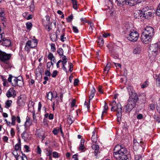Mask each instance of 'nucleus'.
Listing matches in <instances>:
<instances>
[{"mask_svg":"<svg viewBox=\"0 0 160 160\" xmlns=\"http://www.w3.org/2000/svg\"><path fill=\"white\" fill-rule=\"evenodd\" d=\"M32 48H34L36 47L38 44V40L37 39H33L32 41Z\"/></svg>","mask_w":160,"mask_h":160,"instance_id":"nucleus-33","label":"nucleus"},{"mask_svg":"<svg viewBox=\"0 0 160 160\" xmlns=\"http://www.w3.org/2000/svg\"><path fill=\"white\" fill-rule=\"evenodd\" d=\"M8 81L10 82L12 86L21 87L24 85L22 77H14L11 74H9Z\"/></svg>","mask_w":160,"mask_h":160,"instance_id":"nucleus-2","label":"nucleus"},{"mask_svg":"<svg viewBox=\"0 0 160 160\" xmlns=\"http://www.w3.org/2000/svg\"><path fill=\"white\" fill-rule=\"evenodd\" d=\"M32 117L33 122L35 123H37V120L36 119V117L35 115V113L34 112L32 114Z\"/></svg>","mask_w":160,"mask_h":160,"instance_id":"nucleus-54","label":"nucleus"},{"mask_svg":"<svg viewBox=\"0 0 160 160\" xmlns=\"http://www.w3.org/2000/svg\"><path fill=\"white\" fill-rule=\"evenodd\" d=\"M97 137L95 135V131H94L92 132V135L91 138V140L92 142L96 143L97 142Z\"/></svg>","mask_w":160,"mask_h":160,"instance_id":"nucleus-26","label":"nucleus"},{"mask_svg":"<svg viewBox=\"0 0 160 160\" xmlns=\"http://www.w3.org/2000/svg\"><path fill=\"white\" fill-rule=\"evenodd\" d=\"M106 5L109 9H112L113 6V3L111 0H106Z\"/></svg>","mask_w":160,"mask_h":160,"instance_id":"nucleus-22","label":"nucleus"},{"mask_svg":"<svg viewBox=\"0 0 160 160\" xmlns=\"http://www.w3.org/2000/svg\"><path fill=\"white\" fill-rule=\"evenodd\" d=\"M156 14L158 16H160V3L159 4L157 9Z\"/></svg>","mask_w":160,"mask_h":160,"instance_id":"nucleus-49","label":"nucleus"},{"mask_svg":"<svg viewBox=\"0 0 160 160\" xmlns=\"http://www.w3.org/2000/svg\"><path fill=\"white\" fill-rule=\"evenodd\" d=\"M108 106L107 105V104L106 103V102H105V105L104 106V111L102 112L101 118H102V117H103V116L104 113H107V110L108 109Z\"/></svg>","mask_w":160,"mask_h":160,"instance_id":"nucleus-31","label":"nucleus"},{"mask_svg":"<svg viewBox=\"0 0 160 160\" xmlns=\"http://www.w3.org/2000/svg\"><path fill=\"white\" fill-rule=\"evenodd\" d=\"M156 84L158 86L160 85V74H159L156 80Z\"/></svg>","mask_w":160,"mask_h":160,"instance_id":"nucleus-40","label":"nucleus"},{"mask_svg":"<svg viewBox=\"0 0 160 160\" xmlns=\"http://www.w3.org/2000/svg\"><path fill=\"white\" fill-rule=\"evenodd\" d=\"M17 151H16V150L13 151L12 152V154L15 157V158L16 159H17V157L18 156H19V155H18V154L17 152Z\"/></svg>","mask_w":160,"mask_h":160,"instance_id":"nucleus-55","label":"nucleus"},{"mask_svg":"<svg viewBox=\"0 0 160 160\" xmlns=\"http://www.w3.org/2000/svg\"><path fill=\"white\" fill-rule=\"evenodd\" d=\"M127 90L128 94L130 96L129 99H130L132 97L133 99H139L137 93L134 92L132 87L130 86H128L127 87Z\"/></svg>","mask_w":160,"mask_h":160,"instance_id":"nucleus-6","label":"nucleus"},{"mask_svg":"<svg viewBox=\"0 0 160 160\" xmlns=\"http://www.w3.org/2000/svg\"><path fill=\"white\" fill-rule=\"evenodd\" d=\"M150 109L152 110H153L155 109V105L153 104H151L149 105Z\"/></svg>","mask_w":160,"mask_h":160,"instance_id":"nucleus-56","label":"nucleus"},{"mask_svg":"<svg viewBox=\"0 0 160 160\" xmlns=\"http://www.w3.org/2000/svg\"><path fill=\"white\" fill-rule=\"evenodd\" d=\"M141 47L140 45L137 44L135 48L133 50V53L134 54L139 53L141 51Z\"/></svg>","mask_w":160,"mask_h":160,"instance_id":"nucleus-21","label":"nucleus"},{"mask_svg":"<svg viewBox=\"0 0 160 160\" xmlns=\"http://www.w3.org/2000/svg\"><path fill=\"white\" fill-rule=\"evenodd\" d=\"M143 116L142 114H139L137 116V118L139 119H141L142 118Z\"/></svg>","mask_w":160,"mask_h":160,"instance_id":"nucleus-63","label":"nucleus"},{"mask_svg":"<svg viewBox=\"0 0 160 160\" xmlns=\"http://www.w3.org/2000/svg\"><path fill=\"white\" fill-rule=\"evenodd\" d=\"M51 49L53 52H54L56 50V48L55 46V44L54 43H51Z\"/></svg>","mask_w":160,"mask_h":160,"instance_id":"nucleus-53","label":"nucleus"},{"mask_svg":"<svg viewBox=\"0 0 160 160\" xmlns=\"http://www.w3.org/2000/svg\"><path fill=\"white\" fill-rule=\"evenodd\" d=\"M50 37L51 40L53 42L56 41L57 40L58 37L57 35H55V34H51Z\"/></svg>","mask_w":160,"mask_h":160,"instance_id":"nucleus-32","label":"nucleus"},{"mask_svg":"<svg viewBox=\"0 0 160 160\" xmlns=\"http://www.w3.org/2000/svg\"><path fill=\"white\" fill-rule=\"evenodd\" d=\"M4 8H0V17L1 18L2 20L3 21H5L6 19V18L4 17Z\"/></svg>","mask_w":160,"mask_h":160,"instance_id":"nucleus-23","label":"nucleus"},{"mask_svg":"<svg viewBox=\"0 0 160 160\" xmlns=\"http://www.w3.org/2000/svg\"><path fill=\"white\" fill-rule=\"evenodd\" d=\"M49 70L47 69L45 72V75L46 76L50 77L51 76V73L49 70V68H48Z\"/></svg>","mask_w":160,"mask_h":160,"instance_id":"nucleus-48","label":"nucleus"},{"mask_svg":"<svg viewBox=\"0 0 160 160\" xmlns=\"http://www.w3.org/2000/svg\"><path fill=\"white\" fill-rule=\"evenodd\" d=\"M76 103V100L75 99H73L72 100L71 103V105L72 107H73L75 106Z\"/></svg>","mask_w":160,"mask_h":160,"instance_id":"nucleus-62","label":"nucleus"},{"mask_svg":"<svg viewBox=\"0 0 160 160\" xmlns=\"http://www.w3.org/2000/svg\"><path fill=\"white\" fill-rule=\"evenodd\" d=\"M32 41L31 40L28 41L26 44L25 47V50L28 52L29 51L30 48H32Z\"/></svg>","mask_w":160,"mask_h":160,"instance_id":"nucleus-19","label":"nucleus"},{"mask_svg":"<svg viewBox=\"0 0 160 160\" xmlns=\"http://www.w3.org/2000/svg\"><path fill=\"white\" fill-rule=\"evenodd\" d=\"M64 34H63L61 36L60 40L62 42H64L65 41V39H66V38L65 37H64Z\"/></svg>","mask_w":160,"mask_h":160,"instance_id":"nucleus-57","label":"nucleus"},{"mask_svg":"<svg viewBox=\"0 0 160 160\" xmlns=\"http://www.w3.org/2000/svg\"><path fill=\"white\" fill-rule=\"evenodd\" d=\"M135 160H142L141 156L140 155H135Z\"/></svg>","mask_w":160,"mask_h":160,"instance_id":"nucleus-45","label":"nucleus"},{"mask_svg":"<svg viewBox=\"0 0 160 160\" xmlns=\"http://www.w3.org/2000/svg\"><path fill=\"white\" fill-rule=\"evenodd\" d=\"M26 28L27 29H29L32 27V23L28 22L26 24Z\"/></svg>","mask_w":160,"mask_h":160,"instance_id":"nucleus-44","label":"nucleus"},{"mask_svg":"<svg viewBox=\"0 0 160 160\" xmlns=\"http://www.w3.org/2000/svg\"><path fill=\"white\" fill-rule=\"evenodd\" d=\"M149 8L148 7H146L145 8H143L142 10L139 11V12L138 13H140V15H141L143 14L145 12H144L143 10L146 12L147 11V10H148Z\"/></svg>","mask_w":160,"mask_h":160,"instance_id":"nucleus-41","label":"nucleus"},{"mask_svg":"<svg viewBox=\"0 0 160 160\" xmlns=\"http://www.w3.org/2000/svg\"><path fill=\"white\" fill-rule=\"evenodd\" d=\"M4 34H2V38L1 41L0 42H2V45L3 46L6 47H9L10 46L11 44V42L9 39H6L4 38Z\"/></svg>","mask_w":160,"mask_h":160,"instance_id":"nucleus-13","label":"nucleus"},{"mask_svg":"<svg viewBox=\"0 0 160 160\" xmlns=\"http://www.w3.org/2000/svg\"><path fill=\"white\" fill-rule=\"evenodd\" d=\"M138 99H133L131 97L129 99L128 103L126 106V112H129L136 106V102Z\"/></svg>","mask_w":160,"mask_h":160,"instance_id":"nucleus-3","label":"nucleus"},{"mask_svg":"<svg viewBox=\"0 0 160 160\" xmlns=\"http://www.w3.org/2000/svg\"><path fill=\"white\" fill-rule=\"evenodd\" d=\"M113 155L119 160H131L130 155L126 148L121 145H117L114 148Z\"/></svg>","mask_w":160,"mask_h":160,"instance_id":"nucleus-1","label":"nucleus"},{"mask_svg":"<svg viewBox=\"0 0 160 160\" xmlns=\"http://www.w3.org/2000/svg\"><path fill=\"white\" fill-rule=\"evenodd\" d=\"M57 52L60 56L62 55L63 54V50L61 48H59L57 50Z\"/></svg>","mask_w":160,"mask_h":160,"instance_id":"nucleus-38","label":"nucleus"},{"mask_svg":"<svg viewBox=\"0 0 160 160\" xmlns=\"http://www.w3.org/2000/svg\"><path fill=\"white\" fill-rule=\"evenodd\" d=\"M115 106V108H116V111L117 112V117L120 118L122 115V107L120 103H118L117 104H116Z\"/></svg>","mask_w":160,"mask_h":160,"instance_id":"nucleus-14","label":"nucleus"},{"mask_svg":"<svg viewBox=\"0 0 160 160\" xmlns=\"http://www.w3.org/2000/svg\"><path fill=\"white\" fill-rule=\"evenodd\" d=\"M59 131V128L58 129L56 128H54L52 132L53 134L55 135H56L58 133Z\"/></svg>","mask_w":160,"mask_h":160,"instance_id":"nucleus-46","label":"nucleus"},{"mask_svg":"<svg viewBox=\"0 0 160 160\" xmlns=\"http://www.w3.org/2000/svg\"><path fill=\"white\" fill-rule=\"evenodd\" d=\"M149 48V53L155 56L157 54L158 49V45L157 43L152 44L150 45Z\"/></svg>","mask_w":160,"mask_h":160,"instance_id":"nucleus-8","label":"nucleus"},{"mask_svg":"<svg viewBox=\"0 0 160 160\" xmlns=\"http://www.w3.org/2000/svg\"><path fill=\"white\" fill-rule=\"evenodd\" d=\"M32 122L30 120V118L29 117L27 116L26 118V120L24 126L21 127V128H25L26 129H28V128L31 125Z\"/></svg>","mask_w":160,"mask_h":160,"instance_id":"nucleus-15","label":"nucleus"},{"mask_svg":"<svg viewBox=\"0 0 160 160\" xmlns=\"http://www.w3.org/2000/svg\"><path fill=\"white\" fill-rule=\"evenodd\" d=\"M21 130L23 131V133L21 134V136L22 139H23L25 141L27 140H29L31 137V134H29L26 132L27 129H25V128H21Z\"/></svg>","mask_w":160,"mask_h":160,"instance_id":"nucleus-11","label":"nucleus"},{"mask_svg":"<svg viewBox=\"0 0 160 160\" xmlns=\"http://www.w3.org/2000/svg\"><path fill=\"white\" fill-rule=\"evenodd\" d=\"M152 37L150 35H147L143 34H142L141 39L142 42L145 44H147L150 42Z\"/></svg>","mask_w":160,"mask_h":160,"instance_id":"nucleus-10","label":"nucleus"},{"mask_svg":"<svg viewBox=\"0 0 160 160\" xmlns=\"http://www.w3.org/2000/svg\"><path fill=\"white\" fill-rule=\"evenodd\" d=\"M147 35H150L153 37L154 34V28L150 26H147L144 29V32L142 33Z\"/></svg>","mask_w":160,"mask_h":160,"instance_id":"nucleus-9","label":"nucleus"},{"mask_svg":"<svg viewBox=\"0 0 160 160\" xmlns=\"http://www.w3.org/2000/svg\"><path fill=\"white\" fill-rule=\"evenodd\" d=\"M57 73L58 72L56 70L54 71L52 75V77L53 78L55 77L56 76Z\"/></svg>","mask_w":160,"mask_h":160,"instance_id":"nucleus-59","label":"nucleus"},{"mask_svg":"<svg viewBox=\"0 0 160 160\" xmlns=\"http://www.w3.org/2000/svg\"><path fill=\"white\" fill-rule=\"evenodd\" d=\"M135 0H116L118 6H123L125 5L133 6L135 4Z\"/></svg>","mask_w":160,"mask_h":160,"instance_id":"nucleus-5","label":"nucleus"},{"mask_svg":"<svg viewBox=\"0 0 160 160\" xmlns=\"http://www.w3.org/2000/svg\"><path fill=\"white\" fill-rule=\"evenodd\" d=\"M139 34L136 31L133 30H131L130 33L127 37V39L129 41L132 42H136L139 37Z\"/></svg>","mask_w":160,"mask_h":160,"instance_id":"nucleus-4","label":"nucleus"},{"mask_svg":"<svg viewBox=\"0 0 160 160\" xmlns=\"http://www.w3.org/2000/svg\"><path fill=\"white\" fill-rule=\"evenodd\" d=\"M104 42L103 39L102 38V37L100 36L98 39V46L100 47H102L103 44Z\"/></svg>","mask_w":160,"mask_h":160,"instance_id":"nucleus-25","label":"nucleus"},{"mask_svg":"<svg viewBox=\"0 0 160 160\" xmlns=\"http://www.w3.org/2000/svg\"><path fill=\"white\" fill-rule=\"evenodd\" d=\"M116 105V102L115 101H113L112 102V103L111 105L112 106V108H111V111H116V108H115V106Z\"/></svg>","mask_w":160,"mask_h":160,"instance_id":"nucleus-29","label":"nucleus"},{"mask_svg":"<svg viewBox=\"0 0 160 160\" xmlns=\"http://www.w3.org/2000/svg\"><path fill=\"white\" fill-rule=\"evenodd\" d=\"M156 108L157 111L159 113H160V102H158L157 104V105L156 106Z\"/></svg>","mask_w":160,"mask_h":160,"instance_id":"nucleus-52","label":"nucleus"},{"mask_svg":"<svg viewBox=\"0 0 160 160\" xmlns=\"http://www.w3.org/2000/svg\"><path fill=\"white\" fill-rule=\"evenodd\" d=\"M79 81L78 79H76L74 80V85L75 86H77L79 82Z\"/></svg>","mask_w":160,"mask_h":160,"instance_id":"nucleus-61","label":"nucleus"},{"mask_svg":"<svg viewBox=\"0 0 160 160\" xmlns=\"http://www.w3.org/2000/svg\"><path fill=\"white\" fill-rule=\"evenodd\" d=\"M54 57L53 54L52 53H50L48 56V58L49 59H50L51 61H52L53 58Z\"/></svg>","mask_w":160,"mask_h":160,"instance_id":"nucleus-50","label":"nucleus"},{"mask_svg":"<svg viewBox=\"0 0 160 160\" xmlns=\"http://www.w3.org/2000/svg\"><path fill=\"white\" fill-rule=\"evenodd\" d=\"M72 29L75 33H78V30L77 28L76 27L73 26L72 27Z\"/></svg>","mask_w":160,"mask_h":160,"instance_id":"nucleus-58","label":"nucleus"},{"mask_svg":"<svg viewBox=\"0 0 160 160\" xmlns=\"http://www.w3.org/2000/svg\"><path fill=\"white\" fill-rule=\"evenodd\" d=\"M96 90L94 87H93L91 91L90 95L89 97V102L90 100H91L94 96L95 93L96 92Z\"/></svg>","mask_w":160,"mask_h":160,"instance_id":"nucleus-24","label":"nucleus"},{"mask_svg":"<svg viewBox=\"0 0 160 160\" xmlns=\"http://www.w3.org/2000/svg\"><path fill=\"white\" fill-rule=\"evenodd\" d=\"M73 19V16L71 15L68 16V18L67 19L68 22H70Z\"/></svg>","mask_w":160,"mask_h":160,"instance_id":"nucleus-60","label":"nucleus"},{"mask_svg":"<svg viewBox=\"0 0 160 160\" xmlns=\"http://www.w3.org/2000/svg\"><path fill=\"white\" fill-rule=\"evenodd\" d=\"M52 156L54 158H58L59 157L58 153L56 152H52Z\"/></svg>","mask_w":160,"mask_h":160,"instance_id":"nucleus-47","label":"nucleus"},{"mask_svg":"<svg viewBox=\"0 0 160 160\" xmlns=\"http://www.w3.org/2000/svg\"><path fill=\"white\" fill-rule=\"evenodd\" d=\"M26 100V97L25 96L21 95L18 98L17 103L20 106L24 105Z\"/></svg>","mask_w":160,"mask_h":160,"instance_id":"nucleus-12","label":"nucleus"},{"mask_svg":"<svg viewBox=\"0 0 160 160\" xmlns=\"http://www.w3.org/2000/svg\"><path fill=\"white\" fill-rule=\"evenodd\" d=\"M37 153L39 154H40L41 153V150L39 146L37 147Z\"/></svg>","mask_w":160,"mask_h":160,"instance_id":"nucleus-64","label":"nucleus"},{"mask_svg":"<svg viewBox=\"0 0 160 160\" xmlns=\"http://www.w3.org/2000/svg\"><path fill=\"white\" fill-rule=\"evenodd\" d=\"M11 57V54H7L0 50V60L4 62L9 60Z\"/></svg>","mask_w":160,"mask_h":160,"instance_id":"nucleus-7","label":"nucleus"},{"mask_svg":"<svg viewBox=\"0 0 160 160\" xmlns=\"http://www.w3.org/2000/svg\"><path fill=\"white\" fill-rule=\"evenodd\" d=\"M150 10H147V11L146 12H144L143 14H142L140 17H141L142 16H143V17H144L145 18L147 19H149L151 17L152 13L150 11ZM144 12L145 11L143 10Z\"/></svg>","mask_w":160,"mask_h":160,"instance_id":"nucleus-17","label":"nucleus"},{"mask_svg":"<svg viewBox=\"0 0 160 160\" xmlns=\"http://www.w3.org/2000/svg\"><path fill=\"white\" fill-rule=\"evenodd\" d=\"M68 67L69 68V71H70V72H71L73 70V65L72 63L70 62L68 63Z\"/></svg>","mask_w":160,"mask_h":160,"instance_id":"nucleus-39","label":"nucleus"},{"mask_svg":"<svg viewBox=\"0 0 160 160\" xmlns=\"http://www.w3.org/2000/svg\"><path fill=\"white\" fill-rule=\"evenodd\" d=\"M72 2L73 8L77 10L78 8V2L76 0H72Z\"/></svg>","mask_w":160,"mask_h":160,"instance_id":"nucleus-28","label":"nucleus"},{"mask_svg":"<svg viewBox=\"0 0 160 160\" xmlns=\"http://www.w3.org/2000/svg\"><path fill=\"white\" fill-rule=\"evenodd\" d=\"M15 93V90L13 89V88H11L8 91L6 95L8 97L10 98L12 96V93L14 94Z\"/></svg>","mask_w":160,"mask_h":160,"instance_id":"nucleus-20","label":"nucleus"},{"mask_svg":"<svg viewBox=\"0 0 160 160\" xmlns=\"http://www.w3.org/2000/svg\"><path fill=\"white\" fill-rule=\"evenodd\" d=\"M11 120V125H15V121L16 120L18 123H20L21 122L20 118L19 116H17V117H16L14 115H12V116Z\"/></svg>","mask_w":160,"mask_h":160,"instance_id":"nucleus-16","label":"nucleus"},{"mask_svg":"<svg viewBox=\"0 0 160 160\" xmlns=\"http://www.w3.org/2000/svg\"><path fill=\"white\" fill-rule=\"evenodd\" d=\"M47 97L48 99L51 100L53 97H54L53 93L52 92H49L47 94Z\"/></svg>","mask_w":160,"mask_h":160,"instance_id":"nucleus-35","label":"nucleus"},{"mask_svg":"<svg viewBox=\"0 0 160 160\" xmlns=\"http://www.w3.org/2000/svg\"><path fill=\"white\" fill-rule=\"evenodd\" d=\"M84 140L81 139V144L79 146V148L82 150H83L84 147Z\"/></svg>","mask_w":160,"mask_h":160,"instance_id":"nucleus-34","label":"nucleus"},{"mask_svg":"<svg viewBox=\"0 0 160 160\" xmlns=\"http://www.w3.org/2000/svg\"><path fill=\"white\" fill-rule=\"evenodd\" d=\"M67 62V61H62V68L63 70L66 73L68 72L67 69L65 66V65L66 64Z\"/></svg>","mask_w":160,"mask_h":160,"instance_id":"nucleus-36","label":"nucleus"},{"mask_svg":"<svg viewBox=\"0 0 160 160\" xmlns=\"http://www.w3.org/2000/svg\"><path fill=\"white\" fill-rule=\"evenodd\" d=\"M92 149L94 150L93 152L94 153L95 156L97 157V154L98 152V150L99 148V146L96 144H93L92 145Z\"/></svg>","mask_w":160,"mask_h":160,"instance_id":"nucleus-18","label":"nucleus"},{"mask_svg":"<svg viewBox=\"0 0 160 160\" xmlns=\"http://www.w3.org/2000/svg\"><path fill=\"white\" fill-rule=\"evenodd\" d=\"M12 101L11 100H8L5 102V107L6 108H8L11 106Z\"/></svg>","mask_w":160,"mask_h":160,"instance_id":"nucleus-30","label":"nucleus"},{"mask_svg":"<svg viewBox=\"0 0 160 160\" xmlns=\"http://www.w3.org/2000/svg\"><path fill=\"white\" fill-rule=\"evenodd\" d=\"M110 66L111 64L110 63H108L107 64L103 71L104 73L107 74L108 73V71H109L110 68Z\"/></svg>","mask_w":160,"mask_h":160,"instance_id":"nucleus-27","label":"nucleus"},{"mask_svg":"<svg viewBox=\"0 0 160 160\" xmlns=\"http://www.w3.org/2000/svg\"><path fill=\"white\" fill-rule=\"evenodd\" d=\"M148 85V82L146 81L145 82L142 84L141 85V88H144L147 87Z\"/></svg>","mask_w":160,"mask_h":160,"instance_id":"nucleus-43","label":"nucleus"},{"mask_svg":"<svg viewBox=\"0 0 160 160\" xmlns=\"http://www.w3.org/2000/svg\"><path fill=\"white\" fill-rule=\"evenodd\" d=\"M153 118L158 123L160 122V117L157 115L154 114L153 116Z\"/></svg>","mask_w":160,"mask_h":160,"instance_id":"nucleus-42","label":"nucleus"},{"mask_svg":"<svg viewBox=\"0 0 160 160\" xmlns=\"http://www.w3.org/2000/svg\"><path fill=\"white\" fill-rule=\"evenodd\" d=\"M21 148V145L17 144L15 146V150L17 151Z\"/></svg>","mask_w":160,"mask_h":160,"instance_id":"nucleus-51","label":"nucleus"},{"mask_svg":"<svg viewBox=\"0 0 160 160\" xmlns=\"http://www.w3.org/2000/svg\"><path fill=\"white\" fill-rule=\"evenodd\" d=\"M67 121L68 124L71 125L73 122V120L72 119V117L70 115H68V117Z\"/></svg>","mask_w":160,"mask_h":160,"instance_id":"nucleus-37","label":"nucleus"}]
</instances>
